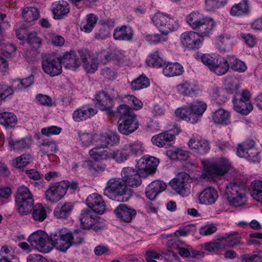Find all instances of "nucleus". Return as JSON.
<instances>
[{
  "instance_id": "nucleus-29",
  "label": "nucleus",
  "mask_w": 262,
  "mask_h": 262,
  "mask_svg": "<svg viewBox=\"0 0 262 262\" xmlns=\"http://www.w3.org/2000/svg\"><path fill=\"white\" fill-rule=\"evenodd\" d=\"M232 102L234 110L243 115H248L253 110L252 104L243 100L242 99H237L234 97L233 98Z\"/></svg>"
},
{
  "instance_id": "nucleus-16",
  "label": "nucleus",
  "mask_w": 262,
  "mask_h": 262,
  "mask_svg": "<svg viewBox=\"0 0 262 262\" xmlns=\"http://www.w3.org/2000/svg\"><path fill=\"white\" fill-rule=\"evenodd\" d=\"M79 220L82 228L90 229L92 228L98 222V216L90 209L82 210L79 216Z\"/></svg>"
},
{
  "instance_id": "nucleus-45",
  "label": "nucleus",
  "mask_w": 262,
  "mask_h": 262,
  "mask_svg": "<svg viewBox=\"0 0 262 262\" xmlns=\"http://www.w3.org/2000/svg\"><path fill=\"white\" fill-rule=\"evenodd\" d=\"M251 195L258 202L262 203V182L256 181L251 183Z\"/></svg>"
},
{
  "instance_id": "nucleus-21",
  "label": "nucleus",
  "mask_w": 262,
  "mask_h": 262,
  "mask_svg": "<svg viewBox=\"0 0 262 262\" xmlns=\"http://www.w3.org/2000/svg\"><path fill=\"white\" fill-rule=\"evenodd\" d=\"M97 111L88 105H83L74 111L72 118L76 122L84 121L94 116Z\"/></svg>"
},
{
  "instance_id": "nucleus-8",
  "label": "nucleus",
  "mask_w": 262,
  "mask_h": 262,
  "mask_svg": "<svg viewBox=\"0 0 262 262\" xmlns=\"http://www.w3.org/2000/svg\"><path fill=\"white\" fill-rule=\"evenodd\" d=\"M41 67L43 71L51 77L58 76L62 73L60 58L54 54H47L42 57Z\"/></svg>"
},
{
  "instance_id": "nucleus-46",
  "label": "nucleus",
  "mask_w": 262,
  "mask_h": 262,
  "mask_svg": "<svg viewBox=\"0 0 262 262\" xmlns=\"http://www.w3.org/2000/svg\"><path fill=\"white\" fill-rule=\"evenodd\" d=\"M227 59L229 67H230L231 69L239 72H243L246 70L247 67L243 61L234 56L228 57Z\"/></svg>"
},
{
  "instance_id": "nucleus-15",
  "label": "nucleus",
  "mask_w": 262,
  "mask_h": 262,
  "mask_svg": "<svg viewBox=\"0 0 262 262\" xmlns=\"http://www.w3.org/2000/svg\"><path fill=\"white\" fill-rule=\"evenodd\" d=\"M64 187L61 182L51 184L45 192L46 199L53 203L60 200L66 194Z\"/></svg>"
},
{
  "instance_id": "nucleus-44",
  "label": "nucleus",
  "mask_w": 262,
  "mask_h": 262,
  "mask_svg": "<svg viewBox=\"0 0 262 262\" xmlns=\"http://www.w3.org/2000/svg\"><path fill=\"white\" fill-rule=\"evenodd\" d=\"M149 85V80L145 75H141L131 82V88L133 90H140Z\"/></svg>"
},
{
  "instance_id": "nucleus-59",
  "label": "nucleus",
  "mask_w": 262,
  "mask_h": 262,
  "mask_svg": "<svg viewBox=\"0 0 262 262\" xmlns=\"http://www.w3.org/2000/svg\"><path fill=\"white\" fill-rule=\"evenodd\" d=\"M26 41L32 45L34 48L39 47L41 43L40 38L37 36L36 33L34 32L29 33Z\"/></svg>"
},
{
  "instance_id": "nucleus-42",
  "label": "nucleus",
  "mask_w": 262,
  "mask_h": 262,
  "mask_svg": "<svg viewBox=\"0 0 262 262\" xmlns=\"http://www.w3.org/2000/svg\"><path fill=\"white\" fill-rule=\"evenodd\" d=\"M34 200L33 195L29 189L22 185L17 188L15 195V201H31Z\"/></svg>"
},
{
  "instance_id": "nucleus-48",
  "label": "nucleus",
  "mask_w": 262,
  "mask_h": 262,
  "mask_svg": "<svg viewBox=\"0 0 262 262\" xmlns=\"http://www.w3.org/2000/svg\"><path fill=\"white\" fill-rule=\"evenodd\" d=\"M39 148L43 154L47 155H52L57 150V146L53 141H43Z\"/></svg>"
},
{
  "instance_id": "nucleus-60",
  "label": "nucleus",
  "mask_w": 262,
  "mask_h": 262,
  "mask_svg": "<svg viewBox=\"0 0 262 262\" xmlns=\"http://www.w3.org/2000/svg\"><path fill=\"white\" fill-rule=\"evenodd\" d=\"M79 137L83 146L88 147L90 145H94V136L88 133L79 134Z\"/></svg>"
},
{
  "instance_id": "nucleus-63",
  "label": "nucleus",
  "mask_w": 262,
  "mask_h": 262,
  "mask_svg": "<svg viewBox=\"0 0 262 262\" xmlns=\"http://www.w3.org/2000/svg\"><path fill=\"white\" fill-rule=\"evenodd\" d=\"M97 62L99 61L103 64H106L108 61L111 60V52L105 50L100 51L96 57Z\"/></svg>"
},
{
  "instance_id": "nucleus-9",
  "label": "nucleus",
  "mask_w": 262,
  "mask_h": 262,
  "mask_svg": "<svg viewBox=\"0 0 262 262\" xmlns=\"http://www.w3.org/2000/svg\"><path fill=\"white\" fill-rule=\"evenodd\" d=\"M201 162L203 166L206 168V172L211 177L224 176L231 167L228 160L224 158H220L212 163L204 160H202Z\"/></svg>"
},
{
  "instance_id": "nucleus-25",
  "label": "nucleus",
  "mask_w": 262,
  "mask_h": 262,
  "mask_svg": "<svg viewBox=\"0 0 262 262\" xmlns=\"http://www.w3.org/2000/svg\"><path fill=\"white\" fill-rule=\"evenodd\" d=\"M133 36V31L131 27L122 26L116 28L113 32V37L115 40L129 41Z\"/></svg>"
},
{
  "instance_id": "nucleus-49",
  "label": "nucleus",
  "mask_w": 262,
  "mask_h": 262,
  "mask_svg": "<svg viewBox=\"0 0 262 262\" xmlns=\"http://www.w3.org/2000/svg\"><path fill=\"white\" fill-rule=\"evenodd\" d=\"M31 156L29 154H23L16 158L12 162V165L16 168H21L30 163Z\"/></svg>"
},
{
  "instance_id": "nucleus-24",
  "label": "nucleus",
  "mask_w": 262,
  "mask_h": 262,
  "mask_svg": "<svg viewBox=\"0 0 262 262\" xmlns=\"http://www.w3.org/2000/svg\"><path fill=\"white\" fill-rule=\"evenodd\" d=\"M60 59L61 64H62L68 69L75 70L80 64L78 56L74 51H70L65 54Z\"/></svg>"
},
{
  "instance_id": "nucleus-7",
  "label": "nucleus",
  "mask_w": 262,
  "mask_h": 262,
  "mask_svg": "<svg viewBox=\"0 0 262 262\" xmlns=\"http://www.w3.org/2000/svg\"><path fill=\"white\" fill-rule=\"evenodd\" d=\"M151 19L154 25L164 35H167L171 31L177 30L179 27L177 22L169 15L163 13H156Z\"/></svg>"
},
{
  "instance_id": "nucleus-12",
  "label": "nucleus",
  "mask_w": 262,
  "mask_h": 262,
  "mask_svg": "<svg viewBox=\"0 0 262 262\" xmlns=\"http://www.w3.org/2000/svg\"><path fill=\"white\" fill-rule=\"evenodd\" d=\"M180 132L181 129L179 127H175L169 132L166 131L153 136L151 141L158 147H167L173 144L175 135L179 134Z\"/></svg>"
},
{
  "instance_id": "nucleus-20",
  "label": "nucleus",
  "mask_w": 262,
  "mask_h": 262,
  "mask_svg": "<svg viewBox=\"0 0 262 262\" xmlns=\"http://www.w3.org/2000/svg\"><path fill=\"white\" fill-rule=\"evenodd\" d=\"M159 163V160L154 157H143L137 162L136 166L139 170L150 174L155 172Z\"/></svg>"
},
{
  "instance_id": "nucleus-22",
  "label": "nucleus",
  "mask_w": 262,
  "mask_h": 262,
  "mask_svg": "<svg viewBox=\"0 0 262 262\" xmlns=\"http://www.w3.org/2000/svg\"><path fill=\"white\" fill-rule=\"evenodd\" d=\"M116 217L121 221L129 223L136 214V211L126 206L125 204H120L114 210Z\"/></svg>"
},
{
  "instance_id": "nucleus-10",
  "label": "nucleus",
  "mask_w": 262,
  "mask_h": 262,
  "mask_svg": "<svg viewBox=\"0 0 262 262\" xmlns=\"http://www.w3.org/2000/svg\"><path fill=\"white\" fill-rule=\"evenodd\" d=\"M50 238V236L48 237L45 232L39 230L31 234L28 237V241L33 248L43 253H48L52 248L48 242L49 239L51 243Z\"/></svg>"
},
{
  "instance_id": "nucleus-4",
  "label": "nucleus",
  "mask_w": 262,
  "mask_h": 262,
  "mask_svg": "<svg viewBox=\"0 0 262 262\" xmlns=\"http://www.w3.org/2000/svg\"><path fill=\"white\" fill-rule=\"evenodd\" d=\"M207 108V105L202 101H193L176 110V116L192 124L197 122Z\"/></svg>"
},
{
  "instance_id": "nucleus-13",
  "label": "nucleus",
  "mask_w": 262,
  "mask_h": 262,
  "mask_svg": "<svg viewBox=\"0 0 262 262\" xmlns=\"http://www.w3.org/2000/svg\"><path fill=\"white\" fill-rule=\"evenodd\" d=\"M115 96H110L105 92L102 91L96 94L95 96L96 104L99 108L106 111V113L111 116L115 115V112L112 109L114 104L113 99Z\"/></svg>"
},
{
  "instance_id": "nucleus-64",
  "label": "nucleus",
  "mask_w": 262,
  "mask_h": 262,
  "mask_svg": "<svg viewBox=\"0 0 262 262\" xmlns=\"http://www.w3.org/2000/svg\"><path fill=\"white\" fill-rule=\"evenodd\" d=\"M61 131V128L56 126H52L48 127L43 128L41 129V133L46 136H50L52 135L59 134Z\"/></svg>"
},
{
  "instance_id": "nucleus-34",
  "label": "nucleus",
  "mask_w": 262,
  "mask_h": 262,
  "mask_svg": "<svg viewBox=\"0 0 262 262\" xmlns=\"http://www.w3.org/2000/svg\"><path fill=\"white\" fill-rule=\"evenodd\" d=\"M8 143L11 150L18 151L29 148L31 141L26 138L20 140H13L10 138L8 139Z\"/></svg>"
},
{
  "instance_id": "nucleus-39",
  "label": "nucleus",
  "mask_w": 262,
  "mask_h": 262,
  "mask_svg": "<svg viewBox=\"0 0 262 262\" xmlns=\"http://www.w3.org/2000/svg\"><path fill=\"white\" fill-rule=\"evenodd\" d=\"M98 20V17L94 14H89L87 15L85 22L82 23L80 25L81 31L86 33L91 32L93 29Z\"/></svg>"
},
{
  "instance_id": "nucleus-47",
  "label": "nucleus",
  "mask_w": 262,
  "mask_h": 262,
  "mask_svg": "<svg viewBox=\"0 0 262 262\" xmlns=\"http://www.w3.org/2000/svg\"><path fill=\"white\" fill-rule=\"evenodd\" d=\"M177 91L183 95H189L196 91V86L186 81L180 83L176 87Z\"/></svg>"
},
{
  "instance_id": "nucleus-56",
  "label": "nucleus",
  "mask_w": 262,
  "mask_h": 262,
  "mask_svg": "<svg viewBox=\"0 0 262 262\" xmlns=\"http://www.w3.org/2000/svg\"><path fill=\"white\" fill-rule=\"evenodd\" d=\"M217 230V227L213 224H207L202 226L199 232L201 235L203 236H207L212 234Z\"/></svg>"
},
{
  "instance_id": "nucleus-3",
  "label": "nucleus",
  "mask_w": 262,
  "mask_h": 262,
  "mask_svg": "<svg viewBox=\"0 0 262 262\" xmlns=\"http://www.w3.org/2000/svg\"><path fill=\"white\" fill-rule=\"evenodd\" d=\"M103 194L110 198L113 197L118 201L124 202L131 198L133 191L126 186L122 179L112 178L107 181Z\"/></svg>"
},
{
  "instance_id": "nucleus-28",
  "label": "nucleus",
  "mask_w": 262,
  "mask_h": 262,
  "mask_svg": "<svg viewBox=\"0 0 262 262\" xmlns=\"http://www.w3.org/2000/svg\"><path fill=\"white\" fill-rule=\"evenodd\" d=\"M212 119L215 124L227 125L230 123V114L223 108H219L212 113Z\"/></svg>"
},
{
  "instance_id": "nucleus-43",
  "label": "nucleus",
  "mask_w": 262,
  "mask_h": 262,
  "mask_svg": "<svg viewBox=\"0 0 262 262\" xmlns=\"http://www.w3.org/2000/svg\"><path fill=\"white\" fill-rule=\"evenodd\" d=\"M15 202L17 211L21 215H27L31 212L34 204V200L15 201Z\"/></svg>"
},
{
  "instance_id": "nucleus-51",
  "label": "nucleus",
  "mask_w": 262,
  "mask_h": 262,
  "mask_svg": "<svg viewBox=\"0 0 262 262\" xmlns=\"http://www.w3.org/2000/svg\"><path fill=\"white\" fill-rule=\"evenodd\" d=\"M226 0H205V5L208 11H213L224 6Z\"/></svg>"
},
{
  "instance_id": "nucleus-5",
  "label": "nucleus",
  "mask_w": 262,
  "mask_h": 262,
  "mask_svg": "<svg viewBox=\"0 0 262 262\" xmlns=\"http://www.w3.org/2000/svg\"><path fill=\"white\" fill-rule=\"evenodd\" d=\"M186 21L192 29L198 31L202 37L207 35L215 26V22L212 18L203 17L199 13L195 12L187 15Z\"/></svg>"
},
{
  "instance_id": "nucleus-2",
  "label": "nucleus",
  "mask_w": 262,
  "mask_h": 262,
  "mask_svg": "<svg viewBox=\"0 0 262 262\" xmlns=\"http://www.w3.org/2000/svg\"><path fill=\"white\" fill-rule=\"evenodd\" d=\"M115 115L119 116L118 130L123 135H128L137 130L139 124L132 108L126 104L119 106Z\"/></svg>"
},
{
  "instance_id": "nucleus-1",
  "label": "nucleus",
  "mask_w": 262,
  "mask_h": 262,
  "mask_svg": "<svg viewBox=\"0 0 262 262\" xmlns=\"http://www.w3.org/2000/svg\"><path fill=\"white\" fill-rule=\"evenodd\" d=\"M83 233L75 231L72 233L67 228L62 229L50 235L51 245L62 252H66L72 245H78L83 241Z\"/></svg>"
},
{
  "instance_id": "nucleus-6",
  "label": "nucleus",
  "mask_w": 262,
  "mask_h": 262,
  "mask_svg": "<svg viewBox=\"0 0 262 262\" xmlns=\"http://www.w3.org/2000/svg\"><path fill=\"white\" fill-rule=\"evenodd\" d=\"M225 194L230 205L240 207L247 202L245 186L239 182L228 183L226 187Z\"/></svg>"
},
{
  "instance_id": "nucleus-37",
  "label": "nucleus",
  "mask_w": 262,
  "mask_h": 262,
  "mask_svg": "<svg viewBox=\"0 0 262 262\" xmlns=\"http://www.w3.org/2000/svg\"><path fill=\"white\" fill-rule=\"evenodd\" d=\"M124 146L127 152H128L129 154L130 152L135 156H140L143 154V144L140 141H136L129 143L125 144Z\"/></svg>"
},
{
  "instance_id": "nucleus-61",
  "label": "nucleus",
  "mask_w": 262,
  "mask_h": 262,
  "mask_svg": "<svg viewBox=\"0 0 262 262\" xmlns=\"http://www.w3.org/2000/svg\"><path fill=\"white\" fill-rule=\"evenodd\" d=\"M91 61H88L83 64V67L85 71L90 73H94L97 69L98 62L95 56L91 59Z\"/></svg>"
},
{
  "instance_id": "nucleus-30",
  "label": "nucleus",
  "mask_w": 262,
  "mask_h": 262,
  "mask_svg": "<svg viewBox=\"0 0 262 262\" xmlns=\"http://www.w3.org/2000/svg\"><path fill=\"white\" fill-rule=\"evenodd\" d=\"M129 157L128 152H127L124 146L118 149H110L109 160L114 161L117 163H122L127 161Z\"/></svg>"
},
{
  "instance_id": "nucleus-38",
  "label": "nucleus",
  "mask_w": 262,
  "mask_h": 262,
  "mask_svg": "<svg viewBox=\"0 0 262 262\" xmlns=\"http://www.w3.org/2000/svg\"><path fill=\"white\" fill-rule=\"evenodd\" d=\"M229 69L228 59L219 57L217 63L214 64L213 69L211 71L217 75H222L226 73Z\"/></svg>"
},
{
  "instance_id": "nucleus-31",
  "label": "nucleus",
  "mask_w": 262,
  "mask_h": 262,
  "mask_svg": "<svg viewBox=\"0 0 262 262\" xmlns=\"http://www.w3.org/2000/svg\"><path fill=\"white\" fill-rule=\"evenodd\" d=\"M48 208L40 203L34 205L31 210L32 218L38 222H43L47 216Z\"/></svg>"
},
{
  "instance_id": "nucleus-36",
  "label": "nucleus",
  "mask_w": 262,
  "mask_h": 262,
  "mask_svg": "<svg viewBox=\"0 0 262 262\" xmlns=\"http://www.w3.org/2000/svg\"><path fill=\"white\" fill-rule=\"evenodd\" d=\"M146 63L149 67L157 68L163 67L165 65V62L160 56L158 51L154 52L147 57Z\"/></svg>"
},
{
  "instance_id": "nucleus-57",
  "label": "nucleus",
  "mask_w": 262,
  "mask_h": 262,
  "mask_svg": "<svg viewBox=\"0 0 262 262\" xmlns=\"http://www.w3.org/2000/svg\"><path fill=\"white\" fill-rule=\"evenodd\" d=\"M167 35L161 34H149L145 36L146 40L150 43H157L167 41Z\"/></svg>"
},
{
  "instance_id": "nucleus-23",
  "label": "nucleus",
  "mask_w": 262,
  "mask_h": 262,
  "mask_svg": "<svg viewBox=\"0 0 262 262\" xmlns=\"http://www.w3.org/2000/svg\"><path fill=\"white\" fill-rule=\"evenodd\" d=\"M166 188L165 183L160 180H155L148 185L146 188L145 194L150 200H154L159 193L165 190Z\"/></svg>"
},
{
  "instance_id": "nucleus-19",
  "label": "nucleus",
  "mask_w": 262,
  "mask_h": 262,
  "mask_svg": "<svg viewBox=\"0 0 262 262\" xmlns=\"http://www.w3.org/2000/svg\"><path fill=\"white\" fill-rule=\"evenodd\" d=\"M197 198L199 203L205 205H212L217 200L219 195L216 190L212 187H207L199 192Z\"/></svg>"
},
{
  "instance_id": "nucleus-17",
  "label": "nucleus",
  "mask_w": 262,
  "mask_h": 262,
  "mask_svg": "<svg viewBox=\"0 0 262 262\" xmlns=\"http://www.w3.org/2000/svg\"><path fill=\"white\" fill-rule=\"evenodd\" d=\"M124 183L131 187H137L141 183L140 175L138 171L131 167H125L121 171Z\"/></svg>"
},
{
  "instance_id": "nucleus-26",
  "label": "nucleus",
  "mask_w": 262,
  "mask_h": 262,
  "mask_svg": "<svg viewBox=\"0 0 262 262\" xmlns=\"http://www.w3.org/2000/svg\"><path fill=\"white\" fill-rule=\"evenodd\" d=\"M52 11L55 19H61L70 11L69 4L64 1L56 2L52 5Z\"/></svg>"
},
{
  "instance_id": "nucleus-14",
  "label": "nucleus",
  "mask_w": 262,
  "mask_h": 262,
  "mask_svg": "<svg viewBox=\"0 0 262 262\" xmlns=\"http://www.w3.org/2000/svg\"><path fill=\"white\" fill-rule=\"evenodd\" d=\"M180 40L185 48L193 50L200 48L204 38L195 32L189 31L182 33L180 36Z\"/></svg>"
},
{
  "instance_id": "nucleus-54",
  "label": "nucleus",
  "mask_w": 262,
  "mask_h": 262,
  "mask_svg": "<svg viewBox=\"0 0 262 262\" xmlns=\"http://www.w3.org/2000/svg\"><path fill=\"white\" fill-rule=\"evenodd\" d=\"M254 142L250 141V147H249L247 159L253 162H259L260 158L258 156V151L257 149L253 147Z\"/></svg>"
},
{
  "instance_id": "nucleus-55",
  "label": "nucleus",
  "mask_w": 262,
  "mask_h": 262,
  "mask_svg": "<svg viewBox=\"0 0 262 262\" xmlns=\"http://www.w3.org/2000/svg\"><path fill=\"white\" fill-rule=\"evenodd\" d=\"M94 147L104 148L107 146L105 134L94 135Z\"/></svg>"
},
{
  "instance_id": "nucleus-58",
  "label": "nucleus",
  "mask_w": 262,
  "mask_h": 262,
  "mask_svg": "<svg viewBox=\"0 0 262 262\" xmlns=\"http://www.w3.org/2000/svg\"><path fill=\"white\" fill-rule=\"evenodd\" d=\"M14 90L12 86L6 84H0V100H3L9 95L13 94Z\"/></svg>"
},
{
  "instance_id": "nucleus-53",
  "label": "nucleus",
  "mask_w": 262,
  "mask_h": 262,
  "mask_svg": "<svg viewBox=\"0 0 262 262\" xmlns=\"http://www.w3.org/2000/svg\"><path fill=\"white\" fill-rule=\"evenodd\" d=\"M217 45L221 48L225 49L232 44L231 36L228 33L222 34L217 37Z\"/></svg>"
},
{
  "instance_id": "nucleus-11",
  "label": "nucleus",
  "mask_w": 262,
  "mask_h": 262,
  "mask_svg": "<svg viewBox=\"0 0 262 262\" xmlns=\"http://www.w3.org/2000/svg\"><path fill=\"white\" fill-rule=\"evenodd\" d=\"M172 189L183 196H187L190 193V177L186 172H180L170 182Z\"/></svg>"
},
{
  "instance_id": "nucleus-32",
  "label": "nucleus",
  "mask_w": 262,
  "mask_h": 262,
  "mask_svg": "<svg viewBox=\"0 0 262 262\" xmlns=\"http://www.w3.org/2000/svg\"><path fill=\"white\" fill-rule=\"evenodd\" d=\"M102 148L94 147L89 151L92 159L97 162L109 160L110 149L101 150Z\"/></svg>"
},
{
  "instance_id": "nucleus-52",
  "label": "nucleus",
  "mask_w": 262,
  "mask_h": 262,
  "mask_svg": "<svg viewBox=\"0 0 262 262\" xmlns=\"http://www.w3.org/2000/svg\"><path fill=\"white\" fill-rule=\"evenodd\" d=\"M219 57L210 54H203L201 57L202 62L207 66L210 70L213 69L214 64L217 63V59Z\"/></svg>"
},
{
  "instance_id": "nucleus-62",
  "label": "nucleus",
  "mask_w": 262,
  "mask_h": 262,
  "mask_svg": "<svg viewBox=\"0 0 262 262\" xmlns=\"http://www.w3.org/2000/svg\"><path fill=\"white\" fill-rule=\"evenodd\" d=\"M249 147H250V142L249 143L245 142L243 144H238L237 149V156L240 157L247 158Z\"/></svg>"
},
{
  "instance_id": "nucleus-27",
  "label": "nucleus",
  "mask_w": 262,
  "mask_h": 262,
  "mask_svg": "<svg viewBox=\"0 0 262 262\" xmlns=\"http://www.w3.org/2000/svg\"><path fill=\"white\" fill-rule=\"evenodd\" d=\"M188 144L190 148L196 150L201 154L208 152L210 149L208 142L204 139L192 137L189 140Z\"/></svg>"
},
{
  "instance_id": "nucleus-33",
  "label": "nucleus",
  "mask_w": 262,
  "mask_h": 262,
  "mask_svg": "<svg viewBox=\"0 0 262 262\" xmlns=\"http://www.w3.org/2000/svg\"><path fill=\"white\" fill-rule=\"evenodd\" d=\"M73 205L71 203H64L61 206H57L54 211V215L57 219H66L72 212Z\"/></svg>"
},
{
  "instance_id": "nucleus-41",
  "label": "nucleus",
  "mask_w": 262,
  "mask_h": 262,
  "mask_svg": "<svg viewBox=\"0 0 262 262\" xmlns=\"http://www.w3.org/2000/svg\"><path fill=\"white\" fill-rule=\"evenodd\" d=\"M39 12L35 7H26L22 12V15L26 22L31 23L36 20L39 16Z\"/></svg>"
},
{
  "instance_id": "nucleus-40",
  "label": "nucleus",
  "mask_w": 262,
  "mask_h": 262,
  "mask_svg": "<svg viewBox=\"0 0 262 262\" xmlns=\"http://www.w3.org/2000/svg\"><path fill=\"white\" fill-rule=\"evenodd\" d=\"M248 5L246 0H243L237 4L233 6L230 10V14L233 16H241L247 13Z\"/></svg>"
},
{
  "instance_id": "nucleus-18",
  "label": "nucleus",
  "mask_w": 262,
  "mask_h": 262,
  "mask_svg": "<svg viewBox=\"0 0 262 262\" xmlns=\"http://www.w3.org/2000/svg\"><path fill=\"white\" fill-rule=\"evenodd\" d=\"M89 208L95 213L103 214L106 209L104 201L101 195L97 193L89 195L86 200Z\"/></svg>"
},
{
  "instance_id": "nucleus-35",
  "label": "nucleus",
  "mask_w": 262,
  "mask_h": 262,
  "mask_svg": "<svg viewBox=\"0 0 262 262\" xmlns=\"http://www.w3.org/2000/svg\"><path fill=\"white\" fill-rule=\"evenodd\" d=\"M183 71V67L179 63H170L164 68L163 73L167 77H172L181 75Z\"/></svg>"
},
{
  "instance_id": "nucleus-50",
  "label": "nucleus",
  "mask_w": 262,
  "mask_h": 262,
  "mask_svg": "<svg viewBox=\"0 0 262 262\" xmlns=\"http://www.w3.org/2000/svg\"><path fill=\"white\" fill-rule=\"evenodd\" d=\"M225 90L230 94L236 93L240 85L235 79L229 77L225 80Z\"/></svg>"
}]
</instances>
